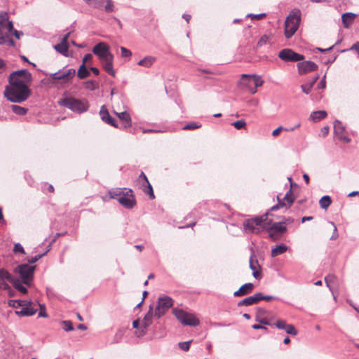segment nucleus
Listing matches in <instances>:
<instances>
[{
  "label": "nucleus",
  "mask_w": 359,
  "mask_h": 359,
  "mask_svg": "<svg viewBox=\"0 0 359 359\" xmlns=\"http://www.w3.org/2000/svg\"><path fill=\"white\" fill-rule=\"evenodd\" d=\"M32 81V76L27 69L13 72L8 77L9 84L6 86L4 95L11 102L21 103L30 95L29 85Z\"/></svg>",
  "instance_id": "obj_1"
},
{
  "label": "nucleus",
  "mask_w": 359,
  "mask_h": 359,
  "mask_svg": "<svg viewBox=\"0 0 359 359\" xmlns=\"http://www.w3.org/2000/svg\"><path fill=\"white\" fill-rule=\"evenodd\" d=\"M58 104L76 114H82L87 111L90 107L87 100L76 99L74 97H63L58 101Z\"/></svg>",
  "instance_id": "obj_2"
},
{
  "label": "nucleus",
  "mask_w": 359,
  "mask_h": 359,
  "mask_svg": "<svg viewBox=\"0 0 359 359\" xmlns=\"http://www.w3.org/2000/svg\"><path fill=\"white\" fill-rule=\"evenodd\" d=\"M301 20L299 11H292L285 22V36L287 39L292 37L297 30Z\"/></svg>",
  "instance_id": "obj_3"
},
{
  "label": "nucleus",
  "mask_w": 359,
  "mask_h": 359,
  "mask_svg": "<svg viewBox=\"0 0 359 359\" xmlns=\"http://www.w3.org/2000/svg\"><path fill=\"white\" fill-rule=\"evenodd\" d=\"M172 313L184 325L195 327L200 324L199 320L194 314L184 311L182 309L175 308L172 309Z\"/></svg>",
  "instance_id": "obj_4"
},
{
  "label": "nucleus",
  "mask_w": 359,
  "mask_h": 359,
  "mask_svg": "<svg viewBox=\"0 0 359 359\" xmlns=\"http://www.w3.org/2000/svg\"><path fill=\"white\" fill-rule=\"evenodd\" d=\"M173 305V299L168 296L160 297L154 311V317L159 319Z\"/></svg>",
  "instance_id": "obj_5"
},
{
  "label": "nucleus",
  "mask_w": 359,
  "mask_h": 359,
  "mask_svg": "<svg viewBox=\"0 0 359 359\" xmlns=\"http://www.w3.org/2000/svg\"><path fill=\"white\" fill-rule=\"evenodd\" d=\"M35 266H30L27 264L19 265L15 268V271L18 273L25 284L29 285L33 279Z\"/></svg>",
  "instance_id": "obj_6"
},
{
  "label": "nucleus",
  "mask_w": 359,
  "mask_h": 359,
  "mask_svg": "<svg viewBox=\"0 0 359 359\" xmlns=\"http://www.w3.org/2000/svg\"><path fill=\"white\" fill-rule=\"evenodd\" d=\"M268 215L269 213L266 212L262 216L245 220L243 223L245 229L248 230L250 233H258L259 231L257 226H262L263 227V224L266 221Z\"/></svg>",
  "instance_id": "obj_7"
},
{
  "label": "nucleus",
  "mask_w": 359,
  "mask_h": 359,
  "mask_svg": "<svg viewBox=\"0 0 359 359\" xmlns=\"http://www.w3.org/2000/svg\"><path fill=\"white\" fill-rule=\"evenodd\" d=\"M278 57L285 62H297L304 59L303 55L295 53L290 48H284L280 50L278 53Z\"/></svg>",
  "instance_id": "obj_8"
},
{
  "label": "nucleus",
  "mask_w": 359,
  "mask_h": 359,
  "mask_svg": "<svg viewBox=\"0 0 359 359\" xmlns=\"http://www.w3.org/2000/svg\"><path fill=\"white\" fill-rule=\"evenodd\" d=\"M278 203L271 208V210L275 211L279 209L280 208H289L293 203L294 201V197L292 194V191L290 189L287 193L285 194L283 200H280L279 196H277Z\"/></svg>",
  "instance_id": "obj_9"
},
{
  "label": "nucleus",
  "mask_w": 359,
  "mask_h": 359,
  "mask_svg": "<svg viewBox=\"0 0 359 359\" xmlns=\"http://www.w3.org/2000/svg\"><path fill=\"white\" fill-rule=\"evenodd\" d=\"M13 25V22L8 20V15L6 13H0V36L11 34Z\"/></svg>",
  "instance_id": "obj_10"
},
{
  "label": "nucleus",
  "mask_w": 359,
  "mask_h": 359,
  "mask_svg": "<svg viewBox=\"0 0 359 359\" xmlns=\"http://www.w3.org/2000/svg\"><path fill=\"white\" fill-rule=\"evenodd\" d=\"M118 202L126 208H133L135 205V200L133 194V190L130 189H126V191L122 196L118 198Z\"/></svg>",
  "instance_id": "obj_11"
},
{
  "label": "nucleus",
  "mask_w": 359,
  "mask_h": 359,
  "mask_svg": "<svg viewBox=\"0 0 359 359\" xmlns=\"http://www.w3.org/2000/svg\"><path fill=\"white\" fill-rule=\"evenodd\" d=\"M299 74H305L318 69V65L313 61H303L297 65Z\"/></svg>",
  "instance_id": "obj_12"
},
{
  "label": "nucleus",
  "mask_w": 359,
  "mask_h": 359,
  "mask_svg": "<svg viewBox=\"0 0 359 359\" xmlns=\"http://www.w3.org/2000/svg\"><path fill=\"white\" fill-rule=\"evenodd\" d=\"M93 52L99 57L100 60L112 55L109 50V46L102 42L96 44L93 48Z\"/></svg>",
  "instance_id": "obj_13"
},
{
  "label": "nucleus",
  "mask_w": 359,
  "mask_h": 359,
  "mask_svg": "<svg viewBox=\"0 0 359 359\" xmlns=\"http://www.w3.org/2000/svg\"><path fill=\"white\" fill-rule=\"evenodd\" d=\"M76 74L74 69H69L66 71L60 70L57 72L51 74L53 80H63L65 81H70Z\"/></svg>",
  "instance_id": "obj_14"
},
{
  "label": "nucleus",
  "mask_w": 359,
  "mask_h": 359,
  "mask_svg": "<svg viewBox=\"0 0 359 359\" xmlns=\"http://www.w3.org/2000/svg\"><path fill=\"white\" fill-rule=\"evenodd\" d=\"M275 327L279 330H284L287 334L295 336L297 334V331L294 326L291 324H287L286 321L282 319H278L274 322Z\"/></svg>",
  "instance_id": "obj_15"
},
{
  "label": "nucleus",
  "mask_w": 359,
  "mask_h": 359,
  "mask_svg": "<svg viewBox=\"0 0 359 359\" xmlns=\"http://www.w3.org/2000/svg\"><path fill=\"white\" fill-rule=\"evenodd\" d=\"M263 228L267 231H273L278 233H283L287 230L284 223L276 222L272 224L271 221H268V219L264 222Z\"/></svg>",
  "instance_id": "obj_16"
},
{
  "label": "nucleus",
  "mask_w": 359,
  "mask_h": 359,
  "mask_svg": "<svg viewBox=\"0 0 359 359\" xmlns=\"http://www.w3.org/2000/svg\"><path fill=\"white\" fill-rule=\"evenodd\" d=\"M334 132L339 139L345 142H349L351 139L345 135V128L341 121L336 120L334 123Z\"/></svg>",
  "instance_id": "obj_17"
},
{
  "label": "nucleus",
  "mask_w": 359,
  "mask_h": 359,
  "mask_svg": "<svg viewBox=\"0 0 359 359\" xmlns=\"http://www.w3.org/2000/svg\"><path fill=\"white\" fill-rule=\"evenodd\" d=\"M69 34V32L66 34L62 39L61 42L54 46L55 50L58 53H61L64 56L68 55L69 46L67 41Z\"/></svg>",
  "instance_id": "obj_18"
},
{
  "label": "nucleus",
  "mask_w": 359,
  "mask_h": 359,
  "mask_svg": "<svg viewBox=\"0 0 359 359\" xmlns=\"http://www.w3.org/2000/svg\"><path fill=\"white\" fill-rule=\"evenodd\" d=\"M113 55H109L108 57L101 60V63L104 69L112 76H115V71L113 69Z\"/></svg>",
  "instance_id": "obj_19"
},
{
  "label": "nucleus",
  "mask_w": 359,
  "mask_h": 359,
  "mask_svg": "<svg viewBox=\"0 0 359 359\" xmlns=\"http://www.w3.org/2000/svg\"><path fill=\"white\" fill-rule=\"evenodd\" d=\"M100 115L101 117V119L104 121L105 123L113 126L114 127H117L116 125L115 120L111 117V116L109 114V111L106 107L104 105L102 106L100 111Z\"/></svg>",
  "instance_id": "obj_20"
},
{
  "label": "nucleus",
  "mask_w": 359,
  "mask_h": 359,
  "mask_svg": "<svg viewBox=\"0 0 359 359\" xmlns=\"http://www.w3.org/2000/svg\"><path fill=\"white\" fill-rule=\"evenodd\" d=\"M31 302H27V305L22 306L20 311H16L15 314L19 316H31L36 313V310L31 307Z\"/></svg>",
  "instance_id": "obj_21"
},
{
  "label": "nucleus",
  "mask_w": 359,
  "mask_h": 359,
  "mask_svg": "<svg viewBox=\"0 0 359 359\" xmlns=\"http://www.w3.org/2000/svg\"><path fill=\"white\" fill-rule=\"evenodd\" d=\"M250 268L252 271V276L256 279H260L262 276L259 272L260 266L257 259H253V255H251L250 259Z\"/></svg>",
  "instance_id": "obj_22"
},
{
  "label": "nucleus",
  "mask_w": 359,
  "mask_h": 359,
  "mask_svg": "<svg viewBox=\"0 0 359 359\" xmlns=\"http://www.w3.org/2000/svg\"><path fill=\"white\" fill-rule=\"evenodd\" d=\"M254 285L251 283H248L243 285L237 291L233 294L235 297H241L250 293L253 290Z\"/></svg>",
  "instance_id": "obj_23"
},
{
  "label": "nucleus",
  "mask_w": 359,
  "mask_h": 359,
  "mask_svg": "<svg viewBox=\"0 0 359 359\" xmlns=\"http://www.w3.org/2000/svg\"><path fill=\"white\" fill-rule=\"evenodd\" d=\"M242 79H249V82H252L255 88L260 87L263 85L264 81L262 77L257 74H242Z\"/></svg>",
  "instance_id": "obj_24"
},
{
  "label": "nucleus",
  "mask_w": 359,
  "mask_h": 359,
  "mask_svg": "<svg viewBox=\"0 0 359 359\" xmlns=\"http://www.w3.org/2000/svg\"><path fill=\"white\" fill-rule=\"evenodd\" d=\"M154 316V313L153 311V306L150 305L149 309L148 312L145 314L143 322H142V326L144 328H148L152 323V318Z\"/></svg>",
  "instance_id": "obj_25"
},
{
  "label": "nucleus",
  "mask_w": 359,
  "mask_h": 359,
  "mask_svg": "<svg viewBox=\"0 0 359 359\" xmlns=\"http://www.w3.org/2000/svg\"><path fill=\"white\" fill-rule=\"evenodd\" d=\"M259 302L257 293L252 296L245 298L238 303V306H250L255 304Z\"/></svg>",
  "instance_id": "obj_26"
},
{
  "label": "nucleus",
  "mask_w": 359,
  "mask_h": 359,
  "mask_svg": "<svg viewBox=\"0 0 359 359\" xmlns=\"http://www.w3.org/2000/svg\"><path fill=\"white\" fill-rule=\"evenodd\" d=\"M327 115V113L325 110L315 111L311 114L309 118L313 122H318L324 119Z\"/></svg>",
  "instance_id": "obj_27"
},
{
  "label": "nucleus",
  "mask_w": 359,
  "mask_h": 359,
  "mask_svg": "<svg viewBox=\"0 0 359 359\" xmlns=\"http://www.w3.org/2000/svg\"><path fill=\"white\" fill-rule=\"evenodd\" d=\"M355 17V14L353 13H344L341 16V20L344 27L348 28L353 22Z\"/></svg>",
  "instance_id": "obj_28"
},
{
  "label": "nucleus",
  "mask_w": 359,
  "mask_h": 359,
  "mask_svg": "<svg viewBox=\"0 0 359 359\" xmlns=\"http://www.w3.org/2000/svg\"><path fill=\"white\" fill-rule=\"evenodd\" d=\"M318 79L319 75H316L310 81H309L306 84L302 85L301 88L302 91L306 95L309 94L311 91L312 88L313 87L316 81L318 80Z\"/></svg>",
  "instance_id": "obj_29"
},
{
  "label": "nucleus",
  "mask_w": 359,
  "mask_h": 359,
  "mask_svg": "<svg viewBox=\"0 0 359 359\" xmlns=\"http://www.w3.org/2000/svg\"><path fill=\"white\" fill-rule=\"evenodd\" d=\"M156 61V57L154 56H146L143 59L140 60L137 65L144 67H150Z\"/></svg>",
  "instance_id": "obj_30"
},
{
  "label": "nucleus",
  "mask_w": 359,
  "mask_h": 359,
  "mask_svg": "<svg viewBox=\"0 0 359 359\" xmlns=\"http://www.w3.org/2000/svg\"><path fill=\"white\" fill-rule=\"evenodd\" d=\"M126 188H115L109 191L108 194L111 198H115L118 201V198H121L125 193Z\"/></svg>",
  "instance_id": "obj_31"
},
{
  "label": "nucleus",
  "mask_w": 359,
  "mask_h": 359,
  "mask_svg": "<svg viewBox=\"0 0 359 359\" xmlns=\"http://www.w3.org/2000/svg\"><path fill=\"white\" fill-rule=\"evenodd\" d=\"M287 246L283 243L276 245L271 250V257H275L283 254L287 250Z\"/></svg>",
  "instance_id": "obj_32"
},
{
  "label": "nucleus",
  "mask_w": 359,
  "mask_h": 359,
  "mask_svg": "<svg viewBox=\"0 0 359 359\" xmlns=\"http://www.w3.org/2000/svg\"><path fill=\"white\" fill-rule=\"evenodd\" d=\"M0 279L3 280V281L6 282V280H7L9 283H13L16 278H14L7 270L1 269Z\"/></svg>",
  "instance_id": "obj_33"
},
{
  "label": "nucleus",
  "mask_w": 359,
  "mask_h": 359,
  "mask_svg": "<svg viewBox=\"0 0 359 359\" xmlns=\"http://www.w3.org/2000/svg\"><path fill=\"white\" fill-rule=\"evenodd\" d=\"M90 74V71L86 68V65H81L78 69L77 76L80 79H83L89 76Z\"/></svg>",
  "instance_id": "obj_34"
},
{
  "label": "nucleus",
  "mask_w": 359,
  "mask_h": 359,
  "mask_svg": "<svg viewBox=\"0 0 359 359\" xmlns=\"http://www.w3.org/2000/svg\"><path fill=\"white\" fill-rule=\"evenodd\" d=\"M10 34H7L4 36L1 35L0 36V44H1V45L7 44L10 46H14L15 43L14 41L10 38Z\"/></svg>",
  "instance_id": "obj_35"
},
{
  "label": "nucleus",
  "mask_w": 359,
  "mask_h": 359,
  "mask_svg": "<svg viewBox=\"0 0 359 359\" xmlns=\"http://www.w3.org/2000/svg\"><path fill=\"white\" fill-rule=\"evenodd\" d=\"M116 115L121 120L126 122V124L125 127L130 126L131 125V118L128 113L123 111L121 113H116Z\"/></svg>",
  "instance_id": "obj_36"
},
{
  "label": "nucleus",
  "mask_w": 359,
  "mask_h": 359,
  "mask_svg": "<svg viewBox=\"0 0 359 359\" xmlns=\"http://www.w3.org/2000/svg\"><path fill=\"white\" fill-rule=\"evenodd\" d=\"M331 203L332 200L329 196H324L319 201L320 208L325 210L330 205Z\"/></svg>",
  "instance_id": "obj_37"
},
{
  "label": "nucleus",
  "mask_w": 359,
  "mask_h": 359,
  "mask_svg": "<svg viewBox=\"0 0 359 359\" xmlns=\"http://www.w3.org/2000/svg\"><path fill=\"white\" fill-rule=\"evenodd\" d=\"M12 111L18 115H25L27 112V109L18 105H12Z\"/></svg>",
  "instance_id": "obj_38"
},
{
  "label": "nucleus",
  "mask_w": 359,
  "mask_h": 359,
  "mask_svg": "<svg viewBox=\"0 0 359 359\" xmlns=\"http://www.w3.org/2000/svg\"><path fill=\"white\" fill-rule=\"evenodd\" d=\"M8 305L17 309L27 305V301L13 299L8 302Z\"/></svg>",
  "instance_id": "obj_39"
},
{
  "label": "nucleus",
  "mask_w": 359,
  "mask_h": 359,
  "mask_svg": "<svg viewBox=\"0 0 359 359\" xmlns=\"http://www.w3.org/2000/svg\"><path fill=\"white\" fill-rule=\"evenodd\" d=\"M83 86H84L85 88L90 90H94L98 88V86H99L98 83L95 81H93V80H89V81L84 82Z\"/></svg>",
  "instance_id": "obj_40"
},
{
  "label": "nucleus",
  "mask_w": 359,
  "mask_h": 359,
  "mask_svg": "<svg viewBox=\"0 0 359 359\" xmlns=\"http://www.w3.org/2000/svg\"><path fill=\"white\" fill-rule=\"evenodd\" d=\"M12 284L13 285L15 288L18 291L24 294H26L27 292V288L22 285V283L18 279L16 278Z\"/></svg>",
  "instance_id": "obj_41"
},
{
  "label": "nucleus",
  "mask_w": 359,
  "mask_h": 359,
  "mask_svg": "<svg viewBox=\"0 0 359 359\" xmlns=\"http://www.w3.org/2000/svg\"><path fill=\"white\" fill-rule=\"evenodd\" d=\"M143 187H144L143 191L146 194H149L151 198H152V199L154 198L153 188H152L151 184L149 183V182H148V183H145L144 186H143Z\"/></svg>",
  "instance_id": "obj_42"
},
{
  "label": "nucleus",
  "mask_w": 359,
  "mask_h": 359,
  "mask_svg": "<svg viewBox=\"0 0 359 359\" xmlns=\"http://www.w3.org/2000/svg\"><path fill=\"white\" fill-rule=\"evenodd\" d=\"M335 279V276L332 274H330L325 278V283L330 290H332L331 284L334 282Z\"/></svg>",
  "instance_id": "obj_43"
},
{
  "label": "nucleus",
  "mask_w": 359,
  "mask_h": 359,
  "mask_svg": "<svg viewBox=\"0 0 359 359\" xmlns=\"http://www.w3.org/2000/svg\"><path fill=\"white\" fill-rule=\"evenodd\" d=\"M62 324L63 325V329L66 332L72 331L74 330L72 323L70 320H63L62 321Z\"/></svg>",
  "instance_id": "obj_44"
},
{
  "label": "nucleus",
  "mask_w": 359,
  "mask_h": 359,
  "mask_svg": "<svg viewBox=\"0 0 359 359\" xmlns=\"http://www.w3.org/2000/svg\"><path fill=\"white\" fill-rule=\"evenodd\" d=\"M104 1L107 3L106 6H104L105 11L107 13L113 12L114 11V5L111 0H105Z\"/></svg>",
  "instance_id": "obj_45"
},
{
  "label": "nucleus",
  "mask_w": 359,
  "mask_h": 359,
  "mask_svg": "<svg viewBox=\"0 0 359 359\" xmlns=\"http://www.w3.org/2000/svg\"><path fill=\"white\" fill-rule=\"evenodd\" d=\"M257 295H258V299L259 301L260 300H266V301H271V300H273V299H276V297H274V296H271V295H264L261 292H257Z\"/></svg>",
  "instance_id": "obj_46"
},
{
  "label": "nucleus",
  "mask_w": 359,
  "mask_h": 359,
  "mask_svg": "<svg viewBox=\"0 0 359 359\" xmlns=\"http://www.w3.org/2000/svg\"><path fill=\"white\" fill-rule=\"evenodd\" d=\"M191 342H192V340H190L188 341H184V342H180L178 346L182 350H183L184 351H187L189 350L190 344Z\"/></svg>",
  "instance_id": "obj_47"
},
{
  "label": "nucleus",
  "mask_w": 359,
  "mask_h": 359,
  "mask_svg": "<svg viewBox=\"0 0 359 359\" xmlns=\"http://www.w3.org/2000/svg\"><path fill=\"white\" fill-rule=\"evenodd\" d=\"M48 251H49V249H48L45 252L41 255H37L33 257H31L30 259H28V262L30 264H34L39 259L43 257L47 253Z\"/></svg>",
  "instance_id": "obj_48"
},
{
  "label": "nucleus",
  "mask_w": 359,
  "mask_h": 359,
  "mask_svg": "<svg viewBox=\"0 0 359 359\" xmlns=\"http://www.w3.org/2000/svg\"><path fill=\"white\" fill-rule=\"evenodd\" d=\"M232 125L238 130H240L244 128L246 126V123L244 120H239L235 121L232 123Z\"/></svg>",
  "instance_id": "obj_49"
},
{
  "label": "nucleus",
  "mask_w": 359,
  "mask_h": 359,
  "mask_svg": "<svg viewBox=\"0 0 359 359\" xmlns=\"http://www.w3.org/2000/svg\"><path fill=\"white\" fill-rule=\"evenodd\" d=\"M201 127V125L197 124L195 122H192L185 125L183 127V130H194Z\"/></svg>",
  "instance_id": "obj_50"
},
{
  "label": "nucleus",
  "mask_w": 359,
  "mask_h": 359,
  "mask_svg": "<svg viewBox=\"0 0 359 359\" xmlns=\"http://www.w3.org/2000/svg\"><path fill=\"white\" fill-rule=\"evenodd\" d=\"M269 36H267V35H266V34H265V35H263V36L260 38V39L259 40V41L257 42V46L261 47V46H264V45H265V44H266V43H267V42L269 41Z\"/></svg>",
  "instance_id": "obj_51"
},
{
  "label": "nucleus",
  "mask_w": 359,
  "mask_h": 359,
  "mask_svg": "<svg viewBox=\"0 0 359 359\" xmlns=\"http://www.w3.org/2000/svg\"><path fill=\"white\" fill-rule=\"evenodd\" d=\"M121 56L123 57H128L131 56L132 53L130 50L125 47H121Z\"/></svg>",
  "instance_id": "obj_52"
},
{
  "label": "nucleus",
  "mask_w": 359,
  "mask_h": 359,
  "mask_svg": "<svg viewBox=\"0 0 359 359\" xmlns=\"http://www.w3.org/2000/svg\"><path fill=\"white\" fill-rule=\"evenodd\" d=\"M138 180L142 183V186H144L145 183H148V179L143 172L140 173L138 177Z\"/></svg>",
  "instance_id": "obj_53"
},
{
  "label": "nucleus",
  "mask_w": 359,
  "mask_h": 359,
  "mask_svg": "<svg viewBox=\"0 0 359 359\" xmlns=\"http://www.w3.org/2000/svg\"><path fill=\"white\" fill-rule=\"evenodd\" d=\"M330 224H332V225L333 226V227H334V231H333V233H332V236H331L330 239H331V240H335V239H337V238H338V236H339V234H338V232H337V226H336V225L334 224V222H330Z\"/></svg>",
  "instance_id": "obj_54"
},
{
  "label": "nucleus",
  "mask_w": 359,
  "mask_h": 359,
  "mask_svg": "<svg viewBox=\"0 0 359 359\" xmlns=\"http://www.w3.org/2000/svg\"><path fill=\"white\" fill-rule=\"evenodd\" d=\"M13 251H14L15 252H20V253H22V254H24V253H25L24 248H23V247L22 246V245H21V244H20V243H16V244L14 245Z\"/></svg>",
  "instance_id": "obj_55"
},
{
  "label": "nucleus",
  "mask_w": 359,
  "mask_h": 359,
  "mask_svg": "<svg viewBox=\"0 0 359 359\" xmlns=\"http://www.w3.org/2000/svg\"><path fill=\"white\" fill-rule=\"evenodd\" d=\"M265 15H266V14H265V13H260V14H257V15H255V14H248V15H247V17H250V18H251L252 19L260 20V19H262V18H264Z\"/></svg>",
  "instance_id": "obj_56"
},
{
  "label": "nucleus",
  "mask_w": 359,
  "mask_h": 359,
  "mask_svg": "<svg viewBox=\"0 0 359 359\" xmlns=\"http://www.w3.org/2000/svg\"><path fill=\"white\" fill-rule=\"evenodd\" d=\"M326 75H324L322 78V80L318 84V88L320 89H324L326 87V81H325Z\"/></svg>",
  "instance_id": "obj_57"
},
{
  "label": "nucleus",
  "mask_w": 359,
  "mask_h": 359,
  "mask_svg": "<svg viewBox=\"0 0 359 359\" xmlns=\"http://www.w3.org/2000/svg\"><path fill=\"white\" fill-rule=\"evenodd\" d=\"M93 58V55L90 53L86 54L83 58L82 64L86 65V62L89 60H91Z\"/></svg>",
  "instance_id": "obj_58"
},
{
  "label": "nucleus",
  "mask_w": 359,
  "mask_h": 359,
  "mask_svg": "<svg viewBox=\"0 0 359 359\" xmlns=\"http://www.w3.org/2000/svg\"><path fill=\"white\" fill-rule=\"evenodd\" d=\"M10 289V286L8 285V284L5 282V281H3V280H1L0 279V290H8Z\"/></svg>",
  "instance_id": "obj_59"
},
{
  "label": "nucleus",
  "mask_w": 359,
  "mask_h": 359,
  "mask_svg": "<svg viewBox=\"0 0 359 359\" xmlns=\"http://www.w3.org/2000/svg\"><path fill=\"white\" fill-rule=\"evenodd\" d=\"M269 231V237L276 241L277 239H278L279 238V235H278V232H276V231Z\"/></svg>",
  "instance_id": "obj_60"
},
{
  "label": "nucleus",
  "mask_w": 359,
  "mask_h": 359,
  "mask_svg": "<svg viewBox=\"0 0 359 359\" xmlns=\"http://www.w3.org/2000/svg\"><path fill=\"white\" fill-rule=\"evenodd\" d=\"M11 33H13V35L15 36V38L18 39H19L20 38V36L23 35V33L22 32L15 30L13 28V30L11 31Z\"/></svg>",
  "instance_id": "obj_61"
},
{
  "label": "nucleus",
  "mask_w": 359,
  "mask_h": 359,
  "mask_svg": "<svg viewBox=\"0 0 359 359\" xmlns=\"http://www.w3.org/2000/svg\"><path fill=\"white\" fill-rule=\"evenodd\" d=\"M259 322L264 325H269L271 327H275V325H274V322L272 323V322H269L266 319H262V320H260Z\"/></svg>",
  "instance_id": "obj_62"
},
{
  "label": "nucleus",
  "mask_w": 359,
  "mask_h": 359,
  "mask_svg": "<svg viewBox=\"0 0 359 359\" xmlns=\"http://www.w3.org/2000/svg\"><path fill=\"white\" fill-rule=\"evenodd\" d=\"M282 130H284V128L282 126H279L278 128H277L276 129H275L273 131L272 135L273 136H277L280 133V132Z\"/></svg>",
  "instance_id": "obj_63"
},
{
  "label": "nucleus",
  "mask_w": 359,
  "mask_h": 359,
  "mask_svg": "<svg viewBox=\"0 0 359 359\" xmlns=\"http://www.w3.org/2000/svg\"><path fill=\"white\" fill-rule=\"evenodd\" d=\"M147 332V328H144V327L142 325L141 330L139 332V333L136 332V334L137 337H142L144 336Z\"/></svg>",
  "instance_id": "obj_64"
}]
</instances>
